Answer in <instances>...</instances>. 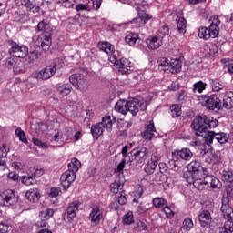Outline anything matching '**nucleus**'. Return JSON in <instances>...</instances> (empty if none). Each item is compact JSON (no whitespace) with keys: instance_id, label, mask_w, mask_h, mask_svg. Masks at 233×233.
Masks as SVG:
<instances>
[{"instance_id":"1","label":"nucleus","mask_w":233,"mask_h":233,"mask_svg":"<svg viewBox=\"0 0 233 233\" xmlns=\"http://www.w3.org/2000/svg\"><path fill=\"white\" fill-rule=\"evenodd\" d=\"M217 127L218 120L206 115L197 116L191 123V128L194 134L204 137L206 144L208 146L212 145L214 142L225 145V143L228 141V135L227 133L210 131Z\"/></svg>"},{"instance_id":"2","label":"nucleus","mask_w":233,"mask_h":233,"mask_svg":"<svg viewBox=\"0 0 233 233\" xmlns=\"http://www.w3.org/2000/svg\"><path fill=\"white\" fill-rule=\"evenodd\" d=\"M116 112L127 116V113L129 112L132 116H137L139 111L147 110V104L145 102L139 101L137 98H133L130 100L120 99L115 105Z\"/></svg>"},{"instance_id":"3","label":"nucleus","mask_w":233,"mask_h":233,"mask_svg":"<svg viewBox=\"0 0 233 233\" xmlns=\"http://www.w3.org/2000/svg\"><path fill=\"white\" fill-rule=\"evenodd\" d=\"M208 174V169L201 166V162L193 160L187 165V171L183 174L184 179L189 185H193L197 179H201Z\"/></svg>"},{"instance_id":"4","label":"nucleus","mask_w":233,"mask_h":233,"mask_svg":"<svg viewBox=\"0 0 233 233\" xmlns=\"http://www.w3.org/2000/svg\"><path fill=\"white\" fill-rule=\"evenodd\" d=\"M81 168V162L77 158H73L68 164V170L62 174L60 177L61 185L64 190H68L70 185L76 180V172Z\"/></svg>"},{"instance_id":"5","label":"nucleus","mask_w":233,"mask_h":233,"mask_svg":"<svg viewBox=\"0 0 233 233\" xmlns=\"http://www.w3.org/2000/svg\"><path fill=\"white\" fill-rule=\"evenodd\" d=\"M211 24L209 28L200 27L198 29V37L200 39H205V41L210 39H216L217 35H219V25H221V21H219V17L218 15H213L210 19Z\"/></svg>"},{"instance_id":"6","label":"nucleus","mask_w":233,"mask_h":233,"mask_svg":"<svg viewBox=\"0 0 233 233\" xmlns=\"http://www.w3.org/2000/svg\"><path fill=\"white\" fill-rule=\"evenodd\" d=\"M112 117L110 116H106L102 117V122H99L91 127V134L95 139H99L100 136H103V132L107 130V132H112Z\"/></svg>"},{"instance_id":"7","label":"nucleus","mask_w":233,"mask_h":233,"mask_svg":"<svg viewBox=\"0 0 233 233\" xmlns=\"http://www.w3.org/2000/svg\"><path fill=\"white\" fill-rule=\"evenodd\" d=\"M59 61L61 60L57 58L56 59L53 65L47 66L45 68L41 69L40 71L35 72V79H38L39 81H46L51 77H54V76L56 75V72L57 71V68H61V66H63V65H61Z\"/></svg>"},{"instance_id":"8","label":"nucleus","mask_w":233,"mask_h":233,"mask_svg":"<svg viewBox=\"0 0 233 233\" xmlns=\"http://www.w3.org/2000/svg\"><path fill=\"white\" fill-rule=\"evenodd\" d=\"M26 174L22 177V183L26 185V187H30V185L37 184V177H41L45 174V169L41 167H30Z\"/></svg>"},{"instance_id":"9","label":"nucleus","mask_w":233,"mask_h":233,"mask_svg":"<svg viewBox=\"0 0 233 233\" xmlns=\"http://www.w3.org/2000/svg\"><path fill=\"white\" fill-rule=\"evenodd\" d=\"M198 101H200L202 106H205L208 110H219L221 108V99L216 95L210 96H199Z\"/></svg>"},{"instance_id":"10","label":"nucleus","mask_w":233,"mask_h":233,"mask_svg":"<svg viewBox=\"0 0 233 233\" xmlns=\"http://www.w3.org/2000/svg\"><path fill=\"white\" fill-rule=\"evenodd\" d=\"M69 81L79 92H86L88 90V80L84 75L73 74L69 76Z\"/></svg>"},{"instance_id":"11","label":"nucleus","mask_w":233,"mask_h":233,"mask_svg":"<svg viewBox=\"0 0 233 233\" xmlns=\"http://www.w3.org/2000/svg\"><path fill=\"white\" fill-rule=\"evenodd\" d=\"M17 203V197L12 189H6L0 193V207H12Z\"/></svg>"},{"instance_id":"12","label":"nucleus","mask_w":233,"mask_h":233,"mask_svg":"<svg viewBox=\"0 0 233 233\" xmlns=\"http://www.w3.org/2000/svg\"><path fill=\"white\" fill-rule=\"evenodd\" d=\"M11 48L9 49L10 56L13 57L25 58L28 56V47L25 46H20L19 44L11 41L9 43Z\"/></svg>"},{"instance_id":"13","label":"nucleus","mask_w":233,"mask_h":233,"mask_svg":"<svg viewBox=\"0 0 233 233\" xmlns=\"http://www.w3.org/2000/svg\"><path fill=\"white\" fill-rule=\"evenodd\" d=\"M131 156L133 161L141 165V163H145L148 159V149L145 147H136L131 151Z\"/></svg>"},{"instance_id":"14","label":"nucleus","mask_w":233,"mask_h":233,"mask_svg":"<svg viewBox=\"0 0 233 233\" xmlns=\"http://www.w3.org/2000/svg\"><path fill=\"white\" fill-rule=\"evenodd\" d=\"M109 61H111L114 65H116V68L118 69L119 74H122V76H125L127 74H130V63L127 61V59H119L117 60V57L116 56H109Z\"/></svg>"},{"instance_id":"15","label":"nucleus","mask_w":233,"mask_h":233,"mask_svg":"<svg viewBox=\"0 0 233 233\" xmlns=\"http://www.w3.org/2000/svg\"><path fill=\"white\" fill-rule=\"evenodd\" d=\"M158 134L156 130V127L154 126V121H147L145 124V130L142 132L143 139L150 141L154 139V137H157Z\"/></svg>"},{"instance_id":"16","label":"nucleus","mask_w":233,"mask_h":233,"mask_svg":"<svg viewBox=\"0 0 233 233\" xmlns=\"http://www.w3.org/2000/svg\"><path fill=\"white\" fill-rule=\"evenodd\" d=\"M137 12V17L134 18L131 21V24L133 25H138V26H143L144 25H147L150 19H152V15L147 14L145 11L141 10V7L137 6L136 8Z\"/></svg>"},{"instance_id":"17","label":"nucleus","mask_w":233,"mask_h":233,"mask_svg":"<svg viewBox=\"0 0 233 233\" xmlns=\"http://www.w3.org/2000/svg\"><path fill=\"white\" fill-rule=\"evenodd\" d=\"M212 177H214V176L206 174L204 177L195 180V182H193V187H195V188L198 190L210 188V186L212 185Z\"/></svg>"},{"instance_id":"18","label":"nucleus","mask_w":233,"mask_h":233,"mask_svg":"<svg viewBox=\"0 0 233 233\" xmlns=\"http://www.w3.org/2000/svg\"><path fill=\"white\" fill-rule=\"evenodd\" d=\"M54 209L52 208H47L46 210H42L39 212V219L36 223H35V227H37L38 228H43L45 227H46V225H48V219H50V218H52V216H54Z\"/></svg>"},{"instance_id":"19","label":"nucleus","mask_w":233,"mask_h":233,"mask_svg":"<svg viewBox=\"0 0 233 233\" xmlns=\"http://www.w3.org/2000/svg\"><path fill=\"white\" fill-rule=\"evenodd\" d=\"M35 45L38 48H42L44 52H48L50 50V45H52V37L48 35H42L35 41Z\"/></svg>"},{"instance_id":"20","label":"nucleus","mask_w":233,"mask_h":233,"mask_svg":"<svg viewBox=\"0 0 233 233\" xmlns=\"http://www.w3.org/2000/svg\"><path fill=\"white\" fill-rule=\"evenodd\" d=\"M79 205H81V202L76 200L68 206L66 211L64 214L65 221H72L73 218H76V213L79 210Z\"/></svg>"},{"instance_id":"21","label":"nucleus","mask_w":233,"mask_h":233,"mask_svg":"<svg viewBox=\"0 0 233 233\" xmlns=\"http://www.w3.org/2000/svg\"><path fill=\"white\" fill-rule=\"evenodd\" d=\"M228 198H222V207H221V212L223 214V217L228 221H232L233 219V209L232 207H230V204Z\"/></svg>"},{"instance_id":"22","label":"nucleus","mask_w":233,"mask_h":233,"mask_svg":"<svg viewBox=\"0 0 233 233\" xmlns=\"http://www.w3.org/2000/svg\"><path fill=\"white\" fill-rule=\"evenodd\" d=\"M89 219L91 223H94V225H99L101 219H103V212L99 208V206H96L92 208V211L89 215Z\"/></svg>"},{"instance_id":"23","label":"nucleus","mask_w":233,"mask_h":233,"mask_svg":"<svg viewBox=\"0 0 233 233\" xmlns=\"http://www.w3.org/2000/svg\"><path fill=\"white\" fill-rule=\"evenodd\" d=\"M177 156L183 161H190L194 156V153L189 148H182L181 150H177L173 153V157Z\"/></svg>"},{"instance_id":"24","label":"nucleus","mask_w":233,"mask_h":233,"mask_svg":"<svg viewBox=\"0 0 233 233\" xmlns=\"http://www.w3.org/2000/svg\"><path fill=\"white\" fill-rule=\"evenodd\" d=\"M146 43L149 50H157V48L163 45V42L157 36H151L147 38Z\"/></svg>"},{"instance_id":"25","label":"nucleus","mask_w":233,"mask_h":233,"mask_svg":"<svg viewBox=\"0 0 233 233\" xmlns=\"http://www.w3.org/2000/svg\"><path fill=\"white\" fill-rule=\"evenodd\" d=\"M198 219L200 226L205 228V227H208V223H210V219H212V215H210V211L204 210L199 214Z\"/></svg>"},{"instance_id":"26","label":"nucleus","mask_w":233,"mask_h":233,"mask_svg":"<svg viewBox=\"0 0 233 233\" xmlns=\"http://www.w3.org/2000/svg\"><path fill=\"white\" fill-rule=\"evenodd\" d=\"M125 184V180L119 177H117L115 179V182H113L110 185V191L113 194H117V192H119V190H123V185Z\"/></svg>"},{"instance_id":"27","label":"nucleus","mask_w":233,"mask_h":233,"mask_svg":"<svg viewBox=\"0 0 233 233\" xmlns=\"http://www.w3.org/2000/svg\"><path fill=\"white\" fill-rule=\"evenodd\" d=\"M98 48L101 50V52H105L106 54H108L111 57L114 54V45L110 44L109 42H99L98 43Z\"/></svg>"},{"instance_id":"28","label":"nucleus","mask_w":233,"mask_h":233,"mask_svg":"<svg viewBox=\"0 0 233 233\" xmlns=\"http://www.w3.org/2000/svg\"><path fill=\"white\" fill-rule=\"evenodd\" d=\"M167 72L171 74H179L181 72V62L179 59H171Z\"/></svg>"},{"instance_id":"29","label":"nucleus","mask_w":233,"mask_h":233,"mask_svg":"<svg viewBox=\"0 0 233 233\" xmlns=\"http://www.w3.org/2000/svg\"><path fill=\"white\" fill-rule=\"evenodd\" d=\"M223 106L227 110L233 108V92H227L223 98Z\"/></svg>"},{"instance_id":"30","label":"nucleus","mask_w":233,"mask_h":233,"mask_svg":"<svg viewBox=\"0 0 233 233\" xmlns=\"http://www.w3.org/2000/svg\"><path fill=\"white\" fill-rule=\"evenodd\" d=\"M176 21L179 34H185V32H187V20L185 17L177 16Z\"/></svg>"},{"instance_id":"31","label":"nucleus","mask_w":233,"mask_h":233,"mask_svg":"<svg viewBox=\"0 0 233 233\" xmlns=\"http://www.w3.org/2000/svg\"><path fill=\"white\" fill-rule=\"evenodd\" d=\"M25 196L28 201H31L32 203H36V201H39V198H41V194H39L36 189L27 191Z\"/></svg>"},{"instance_id":"32","label":"nucleus","mask_w":233,"mask_h":233,"mask_svg":"<svg viewBox=\"0 0 233 233\" xmlns=\"http://www.w3.org/2000/svg\"><path fill=\"white\" fill-rule=\"evenodd\" d=\"M167 180L168 176L163 173H159V171H157V173L155 174V177L153 178V181H155V183H157L158 185H163V183H167Z\"/></svg>"},{"instance_id":"33","label":"nucleus","mask_w":233,"mask_h":233,"mask_svg":"<svg viewBox=\"0 0 233 233\" xmlns=\"http://www.w3.org/2000/svg\"><path fill=\"white\" fill-rule=\"evenodd\" d=\"M137 39H139V35H137V34H136V33H129L126 36L125 41L130 46H134V45H136V43L137 42Z\"/></svg>"},{"instance_id":"34","label":"nucleus","mask_w":233,"mask_h":233,"mask_svg":"<svg viewBox=\"0 0 233 233\" xmlns=\"http://www.w3.org/2000/svg\"><path fill=\"white\" fill-rule=\"evenodd\" d=\"M57 92L61 96H68L72 92V86L69 84H64L61 86L57 87Z\"/></svg>"},{"instance_id":"35","label":"nucleus","mask_w":233,"mask_h":233,"mask_svg":"<svg viewBox=\"0 0 233 233\" xmlns=\"http://www.w3.org/2000/svg\"><path fill=\"white\" fill-rule=\"evenodd\" d=\"M158 68L159 70H163L164 72H168V68L170 66V62L166 57L160 58L158 61Z\"/></svg>"},{"instance_id":"36","label":"nucleus","mask_w":233,"mask_h":233,"mask_svg":"<svg viewBox=\"0 0 233 233\" xmlns=\"http://www.w3.org/2000/svg\"><path fill=\"white\" fill-rule=\"evenodd\" d=\"M222 179L226 183H233V173L230 169H224L222 171Z\"/></svg>"},{"instance_id":"37","label":"nucleus","mask_w":233,"mask_h":233,"mask_svg":"<svg viewBox=\"0 0 233 233\" xmlns=\"http://www.w3.org/2000/svg\"><path fill=\"white\" fill-rule=\"evenodd\" d=\"M170 112L172 117H179L181 116V106L179 104H174L170 106Z\"/></svg>"},{"instance_id":"38","label":"nucleus","mask_w":233,"mask_h":233,"mask_svg":"<svg viewBox=\"0 0 233 233\" xmlns=\"http://www.w3.org/2000/svg\"><path fill=\"white\" fill-rule=\"evenodd\" d=\"M220 233H232L233 232V222L227 221L223 228L219 229Z\"/></svg>"},{"instance_id":"39","label":"nucleus","mask_w":233,"mask_h":233,"mask_svg":"<svg viewBox=\"0 0 233 233\" xmlns=\"http://www.w3.org/2000/svg\"><path fill=\"white\" fill-rule=\"evenodd\" d=\"M157 167V164L148 161L145 167V172L147 173L148 175L154 174V172H156Z\"/></svg>"},{"instance_id":"40","label":"nucleus","mask_w":233,"mask_h":233,"mask_svg":"<svg viewBox=\"0 0 233 233\" xmlns=\"http://www.w3.org/2000/svg\"><path fill=\"white\" fill-rule=\"evenodd\" d=\"M15 135L17 136V137H19L22 143H28V139H26V134H25V131H23L21 127L15 129Z\"/></svg>"},{"instance_id":"41","label":"nucleus","mask_w":233,"mask_h":233,"mask_svg":"<svg viewBox=\"0 0 233 233\" xmlns=\"http://www.w3.org/2000/svg\"><path fill=\"white\" fill-rule=\"evenodd\" d=\"M192 227H194V223L192 222V219L188 218H185V220L183 221L182 230L188 232V230H190Z\"/></svg>"},{"instance_id":"42","label":"nucleus","mask_w":233,"mask_h":233,"mask_svg":"<svg viewBox=\"0 0 233 233\" xmlns=\"http://www.w3.org/2000/svg\"><path fill=\"white\" fill-rule=\"evenodd\" d=\"M153 205L157 208H161V207H165V205H167V200L163 198H156L153 199Z\"/></svg>"},{"instance_id":"43","label":"nucleus","mask_w":233,"mask_h":233,"mask_svg":"<svg viewBox=\"0 0 233 233\" xmlns=\"http://www.w3.org/2000/svg\"><path fill=\"white\" fill-rule=\"evenodd\" d=\"M26 8H29L30 10H33V8H35V10L33 12H35L36 14L40 10V7L37 5V2L35 0H28Z\"/></svg>"},{"instance_id":"44","label":"nucleus","mask_w":233,"mask_h":233,"mask_svg":"<svg viewBox=\"0 0 233 233\" xmlns=\"http://www.w3.org/2000/svg\"><path fill=\"white\" fill-rule=\"evenodd\" d=\"M123 223L125 225H132V223H134V213H132V211H129L127 215H125Z\"/></svg>"},{"instance_id":"45","label":"nucleus","mask_w":233,"mask_h":233,"mask_svg":"<svg viewBox=\"0 0 233 233\" xmlns=\"http://www.w3.org/2000/svg\"><path fill=\"white\" fill-rule=\"evenodd\" d=\"M134 230L135 232H142V230H147V225L145 222L138 220L135 224Z\"/></svg>"},{"instance_id":"46","label":"nucleus","mask_w":233,"mask_h":233,"mask_svg":"<svg viewBox=\"0 0 233 233\" xmlns=\"http://www.w3.org/2000/svg\"><path fill=\"white\" fill-rule=\"evenodd\" d=\"M37 28L39 32H46V30L50 28V25L46 23V21L42 20L40 23H38Z\"/></svg>"},{"instance_id":"47","label":"nucleus","mask_w":233,"mask_h":233,"mask_svg":"<svg viewBox=\"0 0 233 233\" xmlns=\"http://www.w3.org/2000/svg\"><path fill=\"white\" fill-rule=\"evenodd\" d=\"M206 86H207V84L203 82H198L194 85V92H198V94H201V92L205 90Z\"/></svg>"},{"instance_id":"48","label":"nucleus","mask_w":233,"mask_h":233,"mask_svg":"<svg viewBox=\"0 0 233 233\" xmlns=\"http://www.w3.org/2000/svg\"><path fill=\"white\" fill-rule=\"evenodd\" d=\"M211 86L214 92H219V90H223L225 86L221 85L219 82L213 80L211 83Z\"/></svg>"},{"instance_id":"49","label":"nucleus","mask_w":233,"mask_h":233,"mask_svg":"<svg viewBox=\"0 0 233 233\" xmlns=\"http://www.w3.org/2000/svg\"><path fill=\"white\" fill-rule=\"evenodd\" d=\"M158 173L164 174L165 176H168V167L165 163L158 164Z\"/></svg>"},{"instance_id":"50","label":"nucleus","mask_w":233,"mask_h":233,"mask_svg":"<svg viewBox=\"0 0 233 233\" xmlns=\"http://www.w3.org/2000/svg\"><path fill=\"white\" fill-rule=\"evenodd\" d=\"M209 188H218V189L221 188V181H219L218 177H213L211 181V186L209 187Z\"/></svg>"},{"instance_id":"51","label":"nucleus","mask_w":233,"mask_h":233,"mask_svg":"<svg viewBox=\"0 0 233 233\" xmlns=\"http://www.w3.org/2000/svg\"><path fill=\"white\" fill-rule=\"evenodd\" d=\"M58 3L64 6V8H72L74 6V0H58Z\"/></svg>"},{"instance_id":"52","label":"nucleus","mask_w":233,"mask_h":233,"mask_svg":"<svg viewBox=\"0 0 233 233\" xmlns=\"http://www.w3.org/2000/svg\"><path fill=\"white\" fill-rule=\"evenodd\" d=\"M34 145H36V147H40V148H48V144L42 142L39 140V138L33 137L32 139Z\"/></svg>"},{"instance_id":"53","label":"nucleus","mask_w":233,"mask_h":233,"mask_svg":"<svg viewBox=\"0 0 233 233\" xmlns=\"http://www.w3.org/2000/svg\"><path fill=\"white\" fill-rule=\"evenodd\" d=\"M27 56L29 63H34V61H36V59H38L36 51H31L30 53H27Z\"/></svg>"},{"instance_id":"54","label":"nucleus","mask_w":233,"mask_h":233,"mask_svg":"<svg viewBox=\"0 0 233 233\" xmlns=\"http://www.w3.org/2000/svg\"><path fill=\"white\" fill-rule=\"evenodd\" d=\"M10 149L4 144L1 147H0V157H6V155L8 154V151Z\"/></svg>"},{"instance_id":"55","label":"nucleus","mask_w":233,"mask_h":233,"mask_svg":"<svg viewBox=\"0 0 233 233\" xmlns=\"http://www.w3.org/2000/svg\"><path fill=\"white\" fill-rule=\"evenodd\" d=\"M117 203L120 205H126L127 204V197L123 195V193H119V195L116 198Z\"/></svg>"},{"instance_id":"56","label":"nucleus","mask_w":233,"mask_h":233,"mask_svg":"<svg viewBox=\"0 0 233 233\" xmlns=\"http://www.w3.org/2000/svg\"><path fill=\"white\" fill-rule=\"evenodd\" d=\"M163 212L166 214L167 218H172L174 216V211H172L168 206L164 207Z\"/></svg>"},{"instance_id":"57","label":"nucleus","mask_w":233,"mask_h":233,"mask_svg":"<svg viewBox=\"0 0 233 233\" xmlns=\"http://www.w3.org/2000/svg\"><path fill=\"white\" fill-rule=\"evenodd\" d=\"M60 192H61V189H59V187H52L50 190V197L57 198V196H59Z\"/></svg>"},{"instance_id":"58","label":"nucleus","mask_w":233,"mask_h":233,"mask_svg":"<svg viewBox=\"0 0 233 233\" xmlns=\"http://www.w3.org/2000/svg\"><path fill=\"white\" fill-rule=\"evenodd\" d=\"M159 159H161L159 155H157V153H155L151 156L149 162L155 163L156 165H159Z\"/></svg>"},{"instance_id":"59","label":"nucleus","mask_w":233,"mask_h":233,"mask_svg":"<svg viewBox=\"0 0 233 233\" xmlns=\"http://www.w3.org/2000/svg\"><path fill=\"white\" fill-rule=\"evenodd\" d=\"M5 65L7 68H14V66H15L17 64L15 63V60H14V58H8L5 61Z\"/></svg>"},{"instance_id":"60","label":"nucleus","mask_w":233,"mask_h":233,"mask_svg":"<svg viewBox=\"0 0 233 233\" xmlns=\"http://www.w3.org/2000/svg\"><path fill=\"white\" fill-rule=\"evenodd\" d=\"M68 23L69 25H74L75 26H77V25L81 26V24H79V19L77 17L69 18Z\"/></svg>"},{"instance_id":"61","label":"nucleus","mask_w":233,"mask_h":233,"mask_svg":"<svg viewBox=\"0 0 233 233\" xmlns=\"http://www.w3.org/2000/svg\"><path fill=\"white\" fill-rule=\"evenodd\" d=\"M13 72L14 74H21L23 72V68L21 67V66L16 64L15 66H13Z\"/></svg>"},{"instance_id":"62","label":"nucleus","mask_w":233,"mask_h":233,"mask_svg":"<svg viewBox=\"0 0 233 233\" xmlns=\"http://www.w3.org/2000/svg\"><path fill=\"white\" fill-rule=\"evenodd\" d=\"M177 98L179 101H185V99H187V92L185 91H180L177 95Z\"/></svg>"},{"instance_id":"63","label":"nucleus","mask_w":233,"mask_h":233,"mask_svg":"<svg viewBox=\"0 0 233 233\" xmlns=\"http://www.w3.org/2000/svg\"><path fill=\"white\" fill-rule=\"evenodd\" d=\"M226 192H227V195H228L229 198H233V186H232V185H228V186L226 187Z\"/></svg>"},{"instance_id":"64","label":"nucleus","mask_w":233,"mask_h":233,"mask_svg":"<svg viewBox=\"0 0 233 233\" xmlns=\"http://www.w3.org/2000/svg\"><path fill=\"white\" fill-rule=\"evenodd\" d=\"M8 225L5 224V223H0V233H6L8 232Z\"/></svg>"}]
</instances>
